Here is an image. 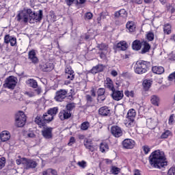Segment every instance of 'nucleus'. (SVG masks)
Masks as SVG:
<instances>
[{
  "label": "nucleus",
  "instance_id": "obj_55",
  "mask_svg": "<svg viewBox=\"0 0 175 175\" xmlns=\"http://www.w3.org/2000/svg\"><path fill=\"white\" fill-rule=\"evenodd\" d=\"M66 77L68 80H73L75 79V74L66 75Z\"/></svg>",
  "mask_w": 175,
  "mask_h": 175
},
{
  "label": "nucleus",
  "instance_id": "obj_56",
  "mask_svg": "<svg viewBox=\"0 0 175 175\" xmlns=\"http://www.w3.org/2000/svg\"><path fill=\"white\" fill-rule=\"evenodd\" d=\"M76 142V139L75 138V137H71L70 138V142L68 144L69 146H72V144H74V143Z\"/></svg>",
  "mask_w": 175,
  "mask_h": 175
},
{
  "label": "nucleus",
  "instance_id": "obj_10",
  "mask_svg": "<svg viewBox=\"0 0 175 175\" xmlns=\"http://www.w3.org/2000/svg\"><path fill=\"white\" fill-rule=\"evenodd\" d=\"M111 96L113 100H121L122 98H124V92L120 90H116V89H113V90H111Z\"/></svg>",
  "mask_w": 175,
  "mask_h": 175
},
{
  "label": "nucleus",
  "instance_id": "obj_4",
  "mask_svg": "<svg viewBox=\"0 0 175 175\" xmlns=\"http://www.w3.org/2000/svg\"><path fill=\"white\" fill-rule=\"evenodd\" d=\"M53 120H54L53 116L47 112L44 113L42 116H37L35 118V122L39 125L40 128H42V126L46 125V122H50L53 121Z\"/></svg>",
  "mask_w": 175,
  "mask_h": 175
},
{
  "label": "nucleus",
  "instance_id": "obj_22",
  "mask_svg": "<svg viewBox=\"0 0 175 175\" xmlns=\"http://www.w3.org/2000/svg\"><path fill=\"white\" fill-rule=\"evenodd\" d=\"M89 72L92 75H96V73H99V72H103V65L98 64L94 66Z\"/></svg>",
  "mask_w": 175,
  "mask_h": 175
},
{
  "label": "nucleus",
  "instance_id": "obj_53",
  "mask_svg": "<svg viewBox=\"0 0 175 175\" xmlns=\"http://www.w3.org/2000/svg\"><path fill=\"white\" fill-rule=\"evenodd\" d=\"M175 174V167H171L167 172L168 175H174Z\"/></svg>",
  "mask_w": 175,
  "mask_h": 175
},
{
  "label": "nucleus",
  "instance_id": "obj_21",
  "mask_svg": "<svg viewBox=\"0 0 175 175\" xmlns=\"http://www.w3.org/2000/svg\"><path fill=\"white\" fill-rule=\"evenodd\" d=\"M98 113L100 114V116H102L103 117H106L110 115V109H109V107L106 106L101 107L98 109Z\"/></svg>",
  "mask_w": 175,
  "mask_h": 175
},
{
  "label": "nucleus",
  "instance_id": "obj_12",
  "mask_svg": "<svg viewBox=\"0 0 175 175\" xmlns=\"http://www.w3.org/2000/svg\"><path fill=\"white\" fill-rule=\"evenodd\" d=\"M72 117V112H70L69 110L67 109H62L59 113V118L64 121L65 120H68V118H70Z\"/></svg>",
  "mask_w": 175,
  "mask_h": 175
},
{
  "label": "nucleus",
  "instance_id": "obj_54",
  "mask_svg": "<svg viewBox=\"0 0 175 175\" xmlns=\"http://www.w3.org/2000/svg\"><path fill=\"white\" fill-rule=\"evenodd\" d=\"M175 79V71L172 73H171L168 77V80L170 81H172V80Z\"/></svg>",
  "mask_w": 175,
  "mask_h": 175
},
{
  "label": "nucleus",
  "instance_id": "obj_37",
  "mask_svg": "<svg viewBox=\"0 0 175 175\" xmlns=\"http://www.w3.org/2000/svg\"><path fill=\"white\" fill-rule=\"evenodd\" d=\"M48 113L54 118V116H57V113H58V107L49 109Z\"/></svg>",
  "mask_w": 175,
  "mask_h": 175
},
{
  "label": "nucleus",
  "instance_id": "obj_29",
  "mask_svg": "<svg viewBox=\"0 0 175 175\" xmlns=\"http://www.w3.org/2000/svg\"><path fill=\"white\" fill-rule=\"evenodd\" d=\"M114 16L116 18L126 17V16H127L126 10H125V9L120 10L119 11L115 12Z\"/></svg>",
  "mask_w": 175,
  "mask_h": 175
},
{
  "label": "nucleus",
  "instance_id": "obj_31",
  "mask_svg": "<svg viewBox=\"0 0 175 175\" xmlns=\"http://www.w3.org/2000/svg\"><path fill=\"white\" fill-rule=\"evenodd\" d=\"M27 84L29 87H32V88H38V82L34 79H29L27 81Z\"/></svg>",
  "mask_w": 175,
  "mask_h": 175
},
{
  "label": "nucleus",
  "instance_id": "obj_59",
  "mask_svg": "<svg viewBox=\"0 0 175 175\" xmlns=\"http://www.w3.org/2000/svg\"><path fill=\"white\" fill-rule=\"evenodd\" d=\"M106 16H107V13L102 12L100 15V17L98 18V20H100L101 18H106Z\"/></svg>",
  "mask_w": 175,
  "mask_h": 175
},
{
  "label": "nucleus",
  "instance_id": "obj_32",
  "mask_svg": "<svg viewBox=\"0 0 175 175\" xmlns=\"http://www.w3.org/2000/svg\"><path fill=\"white\" fill-rule=\"evenodd\" d=\"M85 99H86V105L88 107H92L94 106V98H92V97L89 95V94H87L85 96Z\"/></svg>",
  "mask_w": 175,
  "mask_h": 175
},
{
  "label": "nucleus",
  "instance_id": "obj_28",
  "mask_svg": "<svg viewBox=\"0 0 175 175\" xmlns=\"http://www.w3.org/2000/svg\"><path fill=\"white\" fill-rule=\"evenodd\" d=\"M142 42L140 40H135L132 44L133 50H135L136 51H139L140 49H142Z\"/></svg>",
  "mask_w": 175,
  "mask_h": 175
},
{
  "label": "nucleus",
  "instance_id": "obj_42",
  "mask_svg": "<svg viewBox=\"0 0 175 175\" xmlns=\"http://www.w3.org/2000/svg\"><path fill=\"white\" fill-rule=\"evenodd\" d=\"M77 165L78 166H79V167H81V169H85V167H87V161H85L84 160H83L81 161H78Z\"/></svg>",
  "mask_w": 175,
  "mask_h": 175
},
{
  "label": "nucleus",
  "instance_id": "obj_25",
  "mask_svg": "<svg viewBox=\"0 0 175 175\" xmlns=\"http://www.w3.org/2000/svg\"><path fill=\"white\" fill-rule=\"evenodd\" d=\"M116 49L122 51H125L128 49V44L125 41H120L116 44Z\"/></svg>",
  "mask_w": 175,
  "mask_h": 175
},
{
  "label": "nucleus",
  "instance_id": "obj_8",
  "mask_svg": "<svg viewBox=\"0 0 175 175\" xmlns=\"http://www.w3.org/2000/svg\"><path fill=\"white\" fill-rule=\"evenodd\" d=\"M28 59L34 65L39 64V58L36 55V51L35 49H32L28 52Z\"/></svg>",
  "mask_w": 175,
  "mask_h": 175
},
{
  "label": "nucleus",
  "instance_id": "obj_5",
  "mask_svg": "<svg viewBox=\"0 0 175 175\" xmlns=\"http://www.w3.org/2000/svg\"><path fill=\"white\" fill-rule=\"evenodd\" d=\"M27 121V116H25V113L23 111H19L16 114L15 117V122L16 126L18 128L23 127L24 125H25V122Z\"/></svg>",
  "mask_w": 175,
  "mask_h": 175
},
{
  "label": "nucleus",
  "instance_id": "obj_36",
  "mask_svg": "<svg viewBox=\"0 0 175 175\" xmlns=\"http://www.w3.org/2000/svg\"><path fill=\"white\" fill-rule=\"evenodd\" d=\"M163 31L164 33H167V35H170V33H172V26L170 25V24H165L164 25Z\"/></svg>",
  "mask_w": 175,
  "mask_h": 175
},
{
  "label": "nucleus",
  "instance_id": "obj_18",
  "mask_svg": "<svg viewBox=\"0 0 175 175\" xmlns=\"http://www.w3.org/2000/svg\"><path fill=\"white\" fill-rule=\"evenodd\" d=\"M104 86L105 87V88L109 90V91H113L116 89L114 88V83H113V80H111V79L109 77H107L104 81Z\"/></svg>",
  "mask_w": 175,
  "mask_h": 175
},
{
  "label": "nucleus",
  "instance_id": "obj_15",
  "mask_svg": "<svg viewBox=\"0 0 175 175\" xmlns=\"http://www.w3.org/2000/svg\"><path fill=\"white\" fill-rule=\"evenodd\" d=\"M158 125V120L154 118H150L146 120V126L149 129H155Z\"/></svg>",
  "mask_w": 175,
  "mask_h": 175
},
{
  "label": "nucleus",
  "instance_id": "obj_45",
  "mask_svg": "<svg viewBox=\"0 0 175 175\" xmlns=\"http://www.w3.org/2000/svg\"><path fill=\"white\" fill-rule=\"evenodd\" d=\"M98 49H99V50L101 51H106V50L108 49V46L105 44H100L98 45Z\"/></svg>",
  "mask_w": 175,
  "mask_h": 175
},
{
  "label": "nucleus",
  "instance_id": "obj_1",
  "mask_svg": "<svg viewBox=\"0 0 175 175\" xmlns=\"http://www.w3.org/2000/svg\"><path fill=\"white\" fill-rule=\"evenodd\" d=\"M43 18V11L40 10L38 13H35L32 12L31 9L24 8L23 10L18 11V14L16 16L17 21H23V23H28V21H30V23H33L32 21H42Z\"/></svg>",
  "mask_w": 175,
  "mask_h": 175
},
{
  "label": "nucleus",
  "instance_id": "obj_61",
  "mask_svg": "<svg viewBox=\"0 0 175 175\" xmlns=\"http://www.w3.org/2000/svg\"><path fill=\"white\" fill-rule=\"evenodd\" d=\"M27 136L29 137H31V139H33V137H35V133H33V132H30L29 133H27Z\"/></svg>",
  "mask_w": 175,
  "mask_h": 175
},
{
  "label": "nucleus",
  "instance_id": "obj_9",
  "mask_svg": "<svg viewBox=\"0 0 175 175\" xmlns=\"http://www.w3.org/2000/svg\"><path fill=\"white\" fill-rule=\"evenodd\" d=\"M68 94V91L66 90H60L56 92V94L55 96V100L56 102H62L65 98H66V95Z\"/></svg>",
  "mask_w": 175,
  "mask_h": 175
},
{
  "label": "nucleus",
  "instance_id": "obj_16",
  "mask_svg": "<svg viewBox=\"0 0 175 175\" xmlns=\"http://www.w3.org/2000/svg\"><path fill=\"white\" fill-rule=\"evenodd\" d=\"M40 69L42 72H51L54 69V64L47 62L40 65Z\"/></svg>",
  "mask_w": 175,
  "mask_h": 175
},
{
  "label": "nucleus",
  "instance_id": "obj_63",
  "mask_svg": "<svg viewBox=\"0 0 175 175\" xmlns=\"http://www.w3.org/2000/svg\"><path fill=\"white\" fill-rule=\"evenodd\" d=\"M49 173H50V170H49V169H48L45 171H43L42 175H47V174H49Z\"/></svg>",
  "mask_w": 175,
  "mask_h": 175
},
{
  "label": "nucleus",
  "instance_id": "obj_40",
  "mask_svg": "<svg viewBox=\"0 0 175 175\" xmlns=\"http://www.w3.org/2000/svg\"><path fill=\"white\" fill-rule=\"evenodd\" d=\"M90 128V122H83L81 124V131H87Z\"/></svg>",
  "mask_w": 175,
  "mask_h": 175
},
{
  "label": "nucleus",
  "instance_id": "obj_26",
  "mask_svg": "<svg viewBox=\"0 0 175 175\" xmlns=\"http://www.w3.org/2000/svg\"><path fill=\"white\" fill-rule=\"evenodd\" d=\"M0 138L1 142H8L10 139V133L9 131H4L0 134Z\"/></svg>",
  "mask_w": 175,
  "mask_h": 175
},
{
  "label": "nucleus",
  "instance_id": "obj_51",
  "mask_svg": "<svg viewBox=\"0 0 175 175\" xmlns=\"http://www.w3.org/2000/svg\"><path fill=\"white\" fill-rule=\"evenodd\" d=\"M27 158H25V157H23V158H21V159H16V165H24V159H26Z\"/></svg>",
  "mask_w": 175,
  "mask_h": 175
},
{
  "label": "nucleus",
  "instance_id": "obj_2",
  "mask_svg": "<svg viewBox=\"0 0 175 175\" xmlns=\"http://www.w3.org/2000/svg\"><path fill=\"white\" fill-rule=\"evenodd\" d=\"M150 165L155 169H161L167 165V161L165 157V153L159 150L151 153L149 157Z\"/></svg>",
  "mask_w": 175,
  "mask_h": 175
},
{
  "label": "nucleus",
  "instance_id": "obj_49",
  "mask_svg": "<svg viewBox=\"0 0 175 175\" xmlns=\"http://www.w3.org/2000/svg\"><path fill=\"white\" fill-rule=\"evenodd\" d=\"M142 150H143L144 154H148V152H150V151H151V149L147 145L142 146Z\"/></svg>",
  "mask_w": 175,
  "mask_h": 175
},
{
  "label": "nucleus",
  "instance_id": "obj_23",
  "mask_svg": "<svg viewBox=\"0 0 175 175\" xmlns=\"http://www.w3.org/2000/svg\"><path fill=\"white\" fill-rule=\"evenodd\" d=\"M152 72L155 75H162L165 72V68L162 66H155L152 67Z\"/></svg>",
  "mask_w": 175,
  "mask_h": 175
},
{
  "label": "nucleus",
  "instance_id": "obj_64",
  "mask_svg": "<svg viewBox=\"0 0 175 175\" xmlns=\"http://www.w3.org/2000/svg\"><path fill=\"white\" fill-rule=\"evenodd\" d=\"M105 161L106 163H107L108 165H111V163L112 162L111 160H110L109 159H106Z\"/></svg>",
  "mask_w": 175,
  "mask_h": 175
},
{
  "label": "nucleus",
  "instance_id": "obj_7",
  "mask_svg": "<svg viewBox=\"0 0 175 175\" xmlns=\"http://www.w3.org/2000/svg\"><path fill=\"white\" fill-rule=\"evenodd\" d=\"M23 166L25 169H35L38 166V163L35 160L25 159H23Z\"/></svg>",
  "mask_w": 175,
  "mask_h": 175
},
{
  "label": "nucleus",
  "instance_id": "obj_30",
  "mask_svg": "<svg viewBox=\"0 0 175 175\" xmlns=\"http://www.w3.org/2000/svg\"><path fill=\"white\" fill-rule=\"evenodd\" d=\"M150 102L154 106H159V97L157 95H152L150 98Z\"/></svg>",
  "mask_w": 175,
  "mask_h": 175
},
{
  "label": "nucleus",
  "instance_id": "obj_6",
  "mask_svg": "<svg viewBox=\"0 0 175 175\" xmlns=\"http://www.w3.org/2000/svg\"><path fill=\"white\" fill-rule=\"evenodd\" d=\"M17 84V77L14 76H10L6 78L5 83L3 84L4 88H8V90H14Z\"/></svg>",
  "mask_w": 175,
  "mask_h": 175
},
{
  "label": "nucleus",
  "instance_id": "obj_13",
  "mask_svg": "<svg viewBox=\"0 0 175 175\" xmlns=\"http://www.w3.org/2000/svg\"><path fill=\"white\" fill-rule=\"evenodd\" d=\"M111 133L114 137H121L122 136V129L118 126H113L111 128Z\"/></svg>",
  "mask_w": 175,
  "mask_h": 175
},
{
  "label": "nucleus",
  "instance_id": "obj_52",
  "mask_svg": "<svg viewBox=\"0 0 175 175\" xmlns=\"http://www.w3.org/2000/svg\"><path fill=\"white\" fill-rule=\"evenodd\" d=\"M124 95L126 96H128V98H129V96H131V98H133V91L129 92L126 90L124 92Z\"/></svg>",
  "mask_w": 175,
  "mask_h": 175
},
{
  "label": "nucleus",
  "instance_id": "obj_14",
  "mask_svg": "<svg viewBox=\"0 0 175 175\" xmlns=\"http://www.w3.org/2000/svg\"><path fill=\"white\" fill-rule=\"evenodd\" d=\"M4 43H5V44H9V43H10V46L13 47L17 44V39L13 36H10L9 34H7L4 37Z\"/></svg>",
  "mask_w": 175,
  "mask_h": 175
},
{
  "label": "nucleus",
  "instance_id": "obj_35",
  "mask_svg": "<svg viewBox=\"0 0 175 175\" xmlns=\"http://www.w3.org/2000/svg\"><path fill=\"white\" fill-rule=\"evenodd\" d=\"M100 151L102 152H106V151H109V145L106 142H102L100 144Z\"/></svg>",
  "mask_w": 175,
  "mask_h": 175
},
{
  "label": "nucleus",
  "instance_id": "obj_38",
  "mask_svg": "<svg viewBox=\"0 0 175 175\" xmlns=\"http://www.w3.org/2000/svg\"><path fill=\"white\" fill-rule=\"evenodd\" d=\"M120 172H121V169L118 167L112 166L111 168V173L112 174L117 175L118 173H120Z\"/></svg>",
  "mask_w": 175,
  "mask_h": 175
},
{
  "label": "nucleus",
  "instance_id": "obj_58",
  "mask_svg": "<svg viewBox=\"0 0 175 175\" xmlns=\"http://www.w3.org/2000/svg\"><path fill=\"white\" fill-rule=\"evenodd\" d=\"M25 95H27V96H29V98H32V96H35L32 92H25Z\"/></svg>",
  "mask_w": 175,
  "mask_h": 175
},
{
  "label": "nucleus",
  "instance_id": "obj_41",
  "mask_svg": "<svg viewBox=\"0 0 175 175\" xmlns=\"http://www.w3.org/2000/svg\"><path fill=\"white\" fill-rule=\"evenodd\" d=\"M154 33L152 31H149V32L147 33L146 39L149 42H152V40H154Z\"/></svg>",
  "mask_w": 175,
  "mask_h": 175
},
{
  "label": "nucleus",
  "instance_id": "obj_34",
  "mask_svg": "<svg viewBox=\"0 0 175 175\" xmlns=\"http://www.w3.org/2000/svg\"><path fill=\"white\" fill-rule=\"evenodd\" d=\"M135 117H136V111H135L133 109L129 110L126 118L135 120Z\"/></svg>",
  "mask_w": 175,
  "mask_h": 175
},
{
  "label": "nucleus",
  "instance_id": "obj_57",
  "mask_svg": "<svg viewBox=\"0 0 175 175\" xmlns=\"http://www.w3.org/2000/svg\"><path fill=\"white\" fill-rule=\"evenodd\" d=\"M174 121V115L172 114L170 116L169 118V122L168 123L170 124V125H172V124H173V122Z\"/></svg>",
  "mask_w": 175,
  "mask_h": 175
},
{
  "label": "nucleus",
  "instance_id": "obj_33",
  "mask_svg": "<svg viewBox=\"0 0 175 175\" xmlns=\"http://www.w3.org/2000/svg\"><path fill=\"white\" fill-rule=\"evenodd\" d=\"M152 81L151 80H144L143 82V87L145 91H148L150 90V88L151 87Z\"/></svg>",
  "mask_w": 175,
  "mask_h": 175
},
{
  "label": "nucleus",
  "instance_id": "obj_47",
  "mask_svg": "<svg viewBox=\"0 0 175 175\" xmlns=\"http://www.w3.org/2000/svg\"><path fill=\"white\" fill-rule=\"evenodd\" d=\"M105 93H106V90H105V88H100L97 91V96L105 95Z\"/></svg>",
  "mask_w": 175,
  "mask_h": 175
},
{
  "label": "nucleus",
  "instance_id": "obj_46",
  "mask_svg": "<svg viewBox=\"0 0 175 175\" xmlns=\"http://www.w3.org/2000/svg\"><path fill=\"white\" fill-rule=\"evenodd\" d=\"M65 72H66V75L75 74V71H73V70H72V67H70V66H67L66 68Z\"/></svg>",
  "mask_w": 175,
  "mask_h": 175
},
{
  "label": "nucleus",
  "instance_id": "obj_11",
  "mask_svg": "<svg viewBox=\"0 0 175 175\" xmlns=\"http://www.w3.org/2000/svg\"><path fill=\"white\" fill-rule=\"evenodd\" d=\"M42 135L44 139H52L53 138V128L45 127L42 131Z\"/></svg>",
  "mask_w": 175,
  "mask_h": 175
},
{
  "label": "nucleus",
  "instance_id": "obj_62",
  "mask_svg": "<svg viewBox=\"0 0 175 175\" xmlns=\"http://www.w3.org/2000/svg\"><path fill=\"white\" fill-rule=\"evenodd\" d=\"M75 2V0H66V3L68 6H70Z\"/></svg>",
  "mask_w": 175,
  "mask_h": 175
},
{
  "label": "nucleus",
  "instance_id": "obj_19",
  "mask_svg": "<svg viewBox=\"0 0 175 175\" xmlns=\"http://www.w3.org/2000/svg\"><path fill=\"white\" fill-rule=\"evenodd\" d=\"M84 146L85 148L92 152H94L96 150L95 146L92 145V141L91 139H85Z\"/></svg>",
  "mask_w": 175,
  "mask_h": 175
},
{
  "label": "nucleus",
  "instance_id": "obj_44",
  "mask_svg": "<svg viewBox=\"0 0 175 175\" xmlns=\"http://www.w3.org/2000/svg\"><path fill=\"white\" fill-rule=\"evenodd\" d=\"M5 163H6V158L1 157L0 158V170L1 169H3V167H5Z\"/></svg>",
  "mask_w": 175,
  "mask_h": 175
},
{
  "label": "nucleus",
  "instance_id": "obj_43",
  "mask_svg": "<svg viewBox=\"0 0 175 175\" xmlns=\"http://www.w3.org/2000/svg\"><path fill=\"white\" fill-rule=\"evenodd\" d=\"M75 107H76V104H75L73 103H70L66 105V110H68V111H70V113H71L72 110H73V109H75Z\"/></svg>",
  "mask_w": 175,
  "mask_h": 175
},
{
  "label": "nucleus",
  "instance_id": "obj_24",
  "mask_svg": "<svg viewBox=\"0 0 175 175\" xmlns=\"http://www.w3.org/2000/svg\"><path fill=\"white\" fill-rule=\"evenodd\" d=\"M126 28L128 29L129 32H135V29H136L135 22L128 21L126 24Z\"/></svg>",
  "mask_w": 175,
  "mask_h": 175
},
{
  "label": "nucleus",
  "instance_id": "obj_48",
  "mask_svg": "<svg viewBox=\"0 0 175 175\" xmlns=\"http://www.w3.org/2000/svg\"><path fill=\"white\" fill-rule=\"evenodd\" d=\"M105 100H106V95L105 94L97 96V100L98 102H99V103H102V102H103Z\"/></svg>",
  "mask_w": 175,
  "mask_h": 175
},
{
  "label": "nucleus",
  "instance_id": "obj_20",
  "mask_svg": "<svg viewBox=\"0 0 175 175\" xmlns=\"http://www.w3.org/2000/svg\"><path fill=\"white\" fill-rule=\"evenodd\" d=\"M142 46L141 54H146V53H148L151 49V45H150L147 41H142Z\"/></svg>",
  "mask_w": 175,
  "mask_h": 175
},
{
  "label": "nucleus",
  "instance_id": "obj_3",
  "mask_svg": "<svg viewBox=\"0 0 175 175\" xmlns=\"http://www.w3.org/2000/svg\"><path fill=\"white\" fill-rule=\"evenodd\" d=\"M151 63L144 60H139L136 62L134 66V72L137 75H143L150 70Z\"/></svg>",
  "mask_w": 175,
  "mask_h": 175
},
{
  "label": "nucleus",
  "instance_id": "obj_39",
  "mask_svg": "<svg viewBox=\"0 0 175 175\" xmlns=\"http://www.w3.org/2000/svg\"><path fill=\"white\" fill-rule=\"evenodd\" d=\"M169 136H172V131L167 130L165 132H163L161 135V139H167Z\"/></svg>",
  "mask_w": 175,
  "mask_h": 175
},
{
  "label": "nucleus",
  "instance_id": "obj_50",
  "mask_svg": "<svg viewBox=\"0 0 175 175\" xmlns=\"http://www.w3.org/2000/svg\"><path fill=\"white\" fill-rule=\"evenodd\" d=\"M93 14L91 12H86L85 14V20H91L93 17Z\"/></svg>",
  "mask_w": 175,
  "mask_h": 175
},
{
  "label": "nucleus",
  "instance_id": "obj_27",
  "mask_svg": "<svg viewBox=\"0 0 175 175\" xmlns=\"http://www.w3.org/2000/svg\"><path fill=\"white\" fill-rule=\"evenodd\" d=\"M124 124L127 128H133V126L136 125V122H135V119H130L126 118V121L124 122Z\"/></svg>",
  "mask_w": 175,
  "mask_h": 175
},
{
  "label": "nucleus",
  "instance_id": "obj_60",
  "mask_svg": "<svg viewBox=\"0 0 175 175\" xmlns=\"http://www.w3.org/2000/svg\"><path fill=\"white\" fill-rule=\"evenodd\" d=\"M111 76H113V77H116V76H118V72H117L116 70H113L111 72Z\"/></svg>",
  "mask_w": 175,
  "mask_h": 175
},
{
  "label": "nucleus",
  "instance_id": "obj_17",
  "mask_svg": "<svg viewBox=\"0 0 175 175\" xmlns=\"http://www.w3.org/2000/svg\"><path fill=\"white\" fill-rule=\"evenodd\" d=\"M122 144L124 148L131 150L135 147V141L131 139H126L122 142Z\"/></svg>",
  "mask_w": 175,
  "mask_h": 175
}]
</instances>
